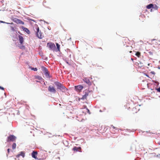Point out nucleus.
Listing matches in <instances>:
<instances>
[{"label":"nucleus","mask_w":160,"mask_h":160,"mask_svg":"<svg viewBox=\"0 0 160 160\" xmlns=\"http://www.w3.org/2000/svg\"><path fill=\"white\" fill-rule=\"evenodd\" d=\"M0 89L1 90H4V88H3L1 87L0 86Z\"/></svg>","instance_id":"c85d7f7f"},{"label":"nucleus","mask_w":160,"mask_h":160,"mask_svg":"<svg viewBox=\"0 0 160 160\" xmlns=\"http://www.w3.org/2000/svg\"><path fill=\"white\" fill-rule=\"evenodd\" d=\"M16 146V144L15 143H13L12 145V148L13 149H15Z\"/></svg>","instance_id":"6ab92c4d"},{"label":"nucleus","mask_w":160,"mask_h":160,"mask_svg":"<svg viewBox=\"0 0 160 160\" xmlns=\"http://www.w3.org/2000/svg\"><path fill=\"white\" fill-rule=\"evenodd\" d=\"M36 30V36L37 37L40 39H42L43 38V36L41 31H39V28L38 27H37Z\"/></svg>","instance_id":"f03ea898"},{"label":"nucleus","mask_w":160,"mask_h":160,"mask_svg":"<svg viewBox=\"0 0 160 160\" xmlns=\"http://www.w3.org/2000/svg\"><path fill=\"white\" fill-rule=\"evenodd\" d=\"M157 142L158 145H160V139H158L157 140Z\"/></svg>","instance_id":"5701e85b"},{"label":"nucleus","mask_w":160,"mask_h":160,"mask_svg":"<svg viewBox=\"0 0 160 160\" xmlns=\"http://www.w3.org/2000/svg\"><path fill=\"white\" fill-rule=\"evenodd\" d=\"M129 52H130V53H131V52H132V51H129Z\"/></svg>","instance_id":"f704fd0d"},{"label":"nucleus","mask_w":160,"mask_h":160,"mask_svg":"<svg viewBox=\"0 0 160 160\" xmlns=\"http://www.w3.org/2000/svg\"><path fill=\"white\" fill-rule=\"evenodd\" d=\"M41 68L45 76L47 77L49 76V73L47 68L43 66H42Z\"/></svg>","instance_id":"0eeeda50"},{"label":"nucleus","mask_w":160,"mask_h":160,"mask_svg":"<svg viewBox=\"0 0 160 160\" xmlns=\"http://www.w3.org/2000/svg\"><path fill=\"white\" fill-rule=\"evenodd\" d=\"M56 44L57 47L58 49V51H60V45L58 43H56Z\"/></svg>","instance_id":"aec40b11"},{"label":"nucleus","mask_w":160,"mask_h":160,"mask_svg":"<svg viewBox=\"0 0 160 160\" xmlns=\"http://www.w3.org/2000/svg\"><path fill=\"white\" fill-rule=\"evenodd\" d=\"M54 83L57 86V88L58 89H60V90L62 91L63 92H65V90L67 89L66 87L60 83L58 82H55Z\"/></svg>","instance_id":"f257e3e1"},{"label":"nucleus","mask_w":160,"mask_h":160,"mask_svg":"<svg viewBox=\"0 0 160 160\" xmlns=\"http://www.w3.org/2000/svg\"><path fill=\"white\" fill-rule=\"evenodd\" d=\"M149 65H150V64H149V63H148V66H149Z\"/></svg>","instance_id":"c9c22d12"},{"label":"nucleus","mask_w":160,"mask_h":160,"mask_svg":"<svg viewBox=\"0 0 160 160\" xmlns=\"http://www.w3.org/2000/svg\"><path fill=\"white\" fill-rule=\"evenodd\" d=\"M19 41L21 44H22L23 42V38L22 36L19 35Z\"/></svg>","instance_id":"4468645a"},{"label":"nucleus","mask_w":160,"mask_h":160,"mask_svg":"<svg viewBox=\"0 0 160 160\" xmlns=\"http://www.w3.org/2000/svg\"><path fill=\"white\" fill-rule=\"evenodd\" d=\"M48 91L51 92L55 93L56 92V90L55 88L53 86H49L48 87Z\"/></svg>","instance_id":"7ed1b4c3"},{"label":"nucleus","mask_w":160,"mask_h":160,"mask_svg":"<svg viewBox=\"0 0 160 160\" xmlns=\"http://www.w3.org/2000/svg\"><path fill=\"white\" fill-rule=\"evenodd\" d=\"M111 126L112 127V128L113 129H114L116 130H117L118 129V128H117L116 127H114V126H113V125H111Z\"/></svg>","instance_id":"b1692460"},{"label":"nucleus","mask_w":160,"mask_h":160,"mask_svg":"<svg viewBox=\"0 0 160 160\" xmlns=\"http://www.w3.org/2000/svg\"><path fill=\"white\" fill-rule=\"evenodd\" d=\"M73 150L76 152L80 151L81 150V148L80 147H74L73 148Z\"/></svg>","instance_id":"ddd939ff"},{"label":"nucleus","mask_w":160,"mask_h":160,"mask_svg":"<svg viewBox=\"0 0 160 160\" xmlns=\"http://www.w3.org/2000/svg\"><path fill=\"white\" fill-rule=\"evenodd\" d=\"M89 93L90 92L89 91L86 90L85 94L82 96V99H86L87 97L89 95Z\"/></svg>","instance_id":"9b49d317"},{"label":"nucleus","mask_w":160,"mask_h":160,"mask_svg":"<svg viewBox=\"0 0 160 160\" xmlns=\"http://www.w3.org/2000/svg\"><path fill=\"white\" fill-rule=\"evenodd\" d=\"M9 150H10V149L9 148L7 150V151H8V153H9Z\"/></svg>","instance_id":"7c9ffc66"},{"label":"nucleus","mask_w":160,"mask_h":160,"mask_svg":"<svg viewBox=\"0 0 160 160\" xmlns=\"http://www.w3.org/2000/svg\"><path fill=\"white\" fill-rule=\"evenodd\" d=\"M11 30L12 31H14L15 30V29H14V27H11Z\"/></svg>","instance_id":"bb28decb"},{"label":"nucleus","mask_w":160,"mask_h":160,"mask_svg":"<svg viewBox=\"0 0 160 160\" xmlns=\"http://www.w3.org/2000/svg\"><path fill=\"white\" fill-rule=\"evenodd\" d=\"M12 20L14 22L18 24H21L23 25L24 23L21 20L19 19L18 18H14Z\"/></svg>","instance_id":"20e7f679"},{"label":"nucleus","mask_w":160,"mask_h":160,"mask_svg":"<svg viewBox=\"0 0 160 160\" xmlns=\"http://www.w3.org/2000/svg\"><path fill=\"white\" fill-rule=\"evenodd\" d=\"M37 155H38V152L37 151H33L31 154V155H32V157L33 158H34L36 159H38L37 157Z\"/></svg>","instance_id":"1a4fd4ad"},{"label":"nucleus","mask_w":160,"mask_h":160,"mask_svg":"<svg viewBox=\"0 0 160 160\" xmlns=\"http://www.w3.org/2000/svg\"><path fill=\"white\" fill-rule=\"evenodd\" d=\"M131 60H133V59H132V58H131Z\"/></svg>","instance_id":"e433bc0d"},{"label":"nucleus","mask_w":160,"mask_h":160,"mask_svg":"<svg viewBox=\"0 0 160 160\" xmlns=\"http://www.w3.org/2000/svg\"><path fill=\"white\" fill-rule=\"evenodd\" d=\"M0 89L1 90H4V88H3L1 87L0 86Z\"/></svg>","instance_id":"c756f323"},{"label":"nucleus","mask_w":160,"mask_h":160,"mask_svg":"<svg viewBox=\"0 0 160 160\" xmlns=\"http://www.w3.org/2000/svg\"><path fill=\"white\" fill-rule=\"evenodd\" d=\"M36 78L38 79V80H41L42 79V78L41 77L39 76H36Z\"/></svg>","instance_id":"412c9836"},{"label":"nucleus","mask_w":160,"mask_h":160,"mask_svg":"<svg viewBox=\"0 0 160 160\" xmlns=\"http://www.w3.org/2000/svg\"><path fill=\"white\" fill-rule=\"evenodd\" d=\"M149 53L150 54H151V55L152 54V53L151 52H149Z\"/></svg>","instance_id":"2f4dec72"},{"label":"nucleus","mask_w":160,"mask_h":160,"mask_svg":"<svg viewBox=\"0 0 160 160\" xmlns=\"http://www.w3.org/2000/svg\"><path fill=\"white\" fill-rule=\"evenodd\" d=\"M135 55L138 57L139 58L141 56V53L139 52H138L136 53Z\"/></svg>","instance_id":"a211bd4d"},{"label":"nucleus","mask_w":160,"mask_h":160,"mask_svg":"<svg viewBox=\"0 0 160 160\" xmlns=\"http://www.w3.org/2000/svg\"><path fill=\"white\" fill-rule=\"evenodd\" d=\"M16 138L13 135H10L8 137L7 141L9 142V141L13 142L15 141Z\"/></svg>","instance_id":"423d86ee"},{"label":"nucleus","mask_w":160,"mask_h":160,"mask_svg":"<svg viewBox=\"0 0 160 160\" xmlns=\"http://www.w3.org/2000/svg\"><path fill=\"white\" fill-rule=\"evenodd\" d=\"M31 70H34V71H37L38 70V69L37 68H31Z\"/></svg>","instance_id":"4be33fe9"},{"label":"nucleus","mask_w":160,"mask_h":160,"mask_svg":"<svg viewBox=\"0 0 160 160\" xmlns=\"http://www.w3.org/2000/svg\"><path fill=\"white\" fill-rule=\"evenodd\" d=\"M47 46L51 50H54L55 48L54 44L52 42H48L47 43Z\"/></svg>","instance_id":"39448f33"},{"label":"nucleus","mask_w":160,"mask_h":160,"mask_svg":"<svg viewBox=\"0 0 160 160\" xmlns=\"http://www.w3.org/2000/svg\"><path fill=\"white\" fill-rule=\"evenodd\" d=\"M83 88V87L81 85L75 86V87L76 90L78 92H80Z\"/></svg>","instance_id":"9d476101"},{"label":"nucleus","mask_w":160,"mask_h":160,"mask_svg":"<svg viewBox=\"0 0 160 160\" xmlns=\"http://www.w3.org/2000/svg\"><path fill=\"white\" fill-rule=\"evenodd\" d=\"M151 73L153 74H154L155 73L154 72H151Z\"/></svg>","instance_id":"473e14b6"},{"label":"nucleus","mask_w":160,"mask_h":160,"mask_svg":"<svg viewBox=\"0 0 160 160\" xmlns=\"http://www.w3.org/2000/svg\"><path fill=\"white\" fill-rule=\"evenodd\" d=\"M154 8H153V9H155L157 10L158 8V7L156 6V5H155V6H153Z\"/></svg>","instance_id":"393cba45"},{"label":"nucleus","mask_w":160,"mask_h":160,"mask_svg":"<svg viewBox=\"0 0 160 160\" xmlns=\"http://www.w3.org/2000/svg\"><path fill=\"white\" fill-rule=\"evenodd\" d=\"M154 5L152 4H149L148 5H147L146 7L148 9H150L151 8H153Z\"/></svg>","instance_id":"f3484780"},{"label":"nucleus","mask_w":160,"mask_h":160,"mask_svg":"<svg viewBox=\"0 0 160 160\" xmlns=\"http://www.w3.org/2000/svg\"><path fill=\"white\" fill-rule=\"evenodd\" d=\"M157 91L159 92H160V87L157 89Z\"/></svg>","instance_id":"cd10ccee"},{"label":"nucleus","mask_w":160,"mask_h":160,"mask_svg":"<svg viewBox=\"0 0 160 160\" xmlns=\"http://www.w3.org/2000/svg\"><path fill=\"white\" fill-rule=\"evenodd\" d=\"M22 29L28 34H29L30 33V31L27 28L24 27H22Z\"/></svg>","instance_id":"2eb2a0df"},{"label":"nucleus","mask_w":160,"mask_h":160,"mask_svg":"<svg viewBox=\"0 0 160 160\" xmlns=\"http://www.w3.org/2000/svg\"><path fill=\"white\" fill-rule=\"evenodd\" d=\"M20 156H22V157L24 158L25 156V153L23 152H21L20 153L16 155L17 158L19 157Z\"/></svg>","instance_id":"f8f14e48"},{"label":"nucleus","mask_w":160,"mask_h":160,"mask_svg":"<svg viewBox=\"0 0 160 160\" xmlns=\"http://www.w3.org/2000/svg\"><path fill=\"white\" fill-rule=\"evenodd\" d=\"M102 51V49L101 47L97 48L95 50L96 52L97 53L100 52Z\"/></svg>","instance_id":"dca6fc26"},{"label":"nucleus","mask_w":160,"mask_h":160,"mask_svg":"<svg viewBox=\"0 0 160 160\" xmlns=\"http://www.w3.org/2000/svg\"><path fill=\"white\" fill-rule=\"evenodd\" d=\"M87 109L88 111V112H89V110L87 108Z\"/></svg>","instance_id":"72a5a7b5"},{"label":"nucleus","mask_w":160,"mask_h":160,"mask_svg":"<svg viewBox=\"0 0 160 160\" xmlns=\"http://www.w3.org/2000/svg\"><path fill=\"white\" fill-rule=\"evenodd\" d=\"M124 40L125 41V42H128V38H126L124 39Z\"/></svg>","instance_id":"a878e982"},{"label":"nucleus","mask_w":160,"mask_h":160,"mask_svg":"<svg viewBox=\"0 0 160 160\" xmlns=\"http://www.w3.org/2000/svg\"><path fill=\"white\" fill-rule=\"evenodd\" d=\"M83 81L88 86H91L92 84V82L90 81L89 79L88 78H84L83 79Z\"/></svg>","instance_id":"6e6552de"}]
</instances>
